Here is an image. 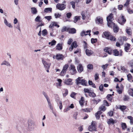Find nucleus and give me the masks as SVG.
<instances>
[{
	"label": "nucleus",
	"instance_id": "11",
	"mask_svg": "<svg viewBox=\"0 0 133 133\" xmlns=\"http://www.w3.org/2000/svg\"><path fill=\"white\" fill-rule=\"evenodd\" d=\"M116 88H117V92L119 94H121L122 93L123 90L122 85H121L120 87H119L118 86V84H117Z\"/></svg>",
	"mask_w": 133,
	"mask_h": 133
},
{
	"label": "nucleus",
	"instance_id": "54",
	"mask_svg": "<svg viewBox=\"0 0 133 133\" xmlns=\"http://www.w3.org/2000/svg\"><path fill=\"white\" fill-rule=\"evenodd\" d=\"M97 41V39L96 38H92L91 39V43H94Z\"/></svg>",
	"mask_w": 133,
	"mask_h": 133
},
{
	"label": "nucleus",
	"instance_id": "35",
	"mask_svg": "<svg viewBox=\"0 0 133 133\" xmlns=\"http://www.w3.org/2000/svg\"><path fill=\"white\" fill-rule=\"evenodd\" d=\"M121 125L122 128L123 130H124L127 128V126L125 123L121 122Z\"/></svg>",
	"mask_w": 133,
	"mask_h": 133
},
{
	"label": "nucleus",
	"instance_id": "5",
	"mask_svg": "<svg viewBox=\"0 0 133 133\" xmlns=\"http://www.w3.org/2000/svg\"><path fill=\"white\" fill-rule=\"evenodd\" d=\"M69 69L70 72L72 75H73L76 73L77 71L74 65H70Z\"/></svg>",
	"mask_w": 133,
	"mask_h": 133
},
{
	"label": "nucleus",
	"instance_id": "29",
	"mask_svg": "<svg viewBox=\"0 0 133 133\" xmlns=\"http://www.w3.org/2000/svg\"><path fill=\"white\" fill-rule=\"evenodd\" d=\"M102 112L101 111H98L95 114V116L97 119H99V115L102 114Z\"/></svg>",
	"mask_w": 133,
	"mask_h": 133
},
{
	"label": "nucleus",
	"instance_id": "14",
	"mask_svg": "<svg viewBox=\"0 0 133 133\" xmlns=\"http://www.w3.org/2000/svg\"><path fill=\"white\" fill-rule=\"evenodd\" d=\"M72 80L70 78L65 79L64 81V83L67 85H70L72 84Z\"/></svg>",
	"mask_w": 133,
	"mask_h": 133
},
{
	"label": "nucleus",
	"instance_id": "22",
	"mask_svg": "<svg viewBox=\"0 0 133 133\" xmlns=\"http://www.w3.org/2000/svg\"><path fill=\"white\" fill-rule=\"evenodd\" d=\"M107 39L110 40L111 41H116V39L115 37H114L112 35H110L107 38Z\"/></svg>",
	"mask_w": 133,
	"mask_h": 133
},
{
	"label": "nucleus",
	"instance_id": "15",
	"mask_svg": "<svg viewBox=\"0 0 133 133\" xmlns=\"http://www.w3.org/2000/svg\"><path fill=\"white\" fill-rule=\"evenodd\" d=\"M77 69L79 73H81L83 70V68L81 64H79L77 66Z\"/></svg>",
	"mask_w": 133,
	"mask_h": 133
},
{
	"label": "nucleus",
	"instance_id": "50",
	"mask_svg": "<svg viewBox=\"0 0 133 133\" xmlns=\"http://www.w3.org/2000/svg\"><path fill=\"white\" fill-rule=\"evenodd\" d=\"M42 34L43 36H46L47 34V30L45 29L43 30L42 31Z\"/></svg>",
	"mask_w": 133,
	"mask_h": 133
},
{
	"label": "nucleus",
	"instance_id": "40",
	"mask_svg": "<svg viewBox=\"0 0 133 133\" xmlns=\"http://www.w3.org/2000/svg\"><path fill=\"white\" fill-rule=\"evenodd\" d=\"M99 110L101 111H104L106 110V108L105 106L103 105L101 106L99 108Z\"/></svg>",
	"mask_w": 133,
	"mask_h": 133
},
{
	"label": "nucleus",
	"instance_id": "52",
	"mask_svg": "<svg viewBox=\"0 0 133 133\" xmlns=\"http://www.w3.org/2000/svg\"><path fill=\"white\" fill-rule=\"evenodd\" d=\"M44 18L48 21H50L52 19V17L51 16H45Z\"/></svg>",
	"mask_w": 133,
	"mask_h": 133
},
{
	"label": "nucleus",
	"instance_id": "26",
	"mask_svg": "<svg viewBox=\"0 0 133 133\" xmlns=\"http://www.w3.org/2000/svg\"><path fill=\"white\" fill-rule=\"evenodd\" d=\"M128 92L130 95L133 97V88H130L129 89Z\"/></svg>",
	"mask_w": 133,
	"mask_h": 133
},
{
	"label": "nucleus",
	"instance_id": "43",
	"mask_svg": "<svg viewBox=\"0 0 133 133\" xmlns=\"http://www.w3.org/2000/svg\"><path fill=\"white\" fill-rule=\"evenodd\" d=\"M88 35V34H86L85 32L83 30L80 33L81 36L82 37L84 36H86Z\"/></svg>",
	"mask_w": 133,
	"mask_h": 133
},
{
	"label": "nucleus",
	"instance_id": "3",
	"mask_svg": "<svg viewBox=\"0 0 133 133\" xmlns=\"http://www.w3.org/2000/svg\"><path fill=\"white\" fill-rule=\"evenodd\" d=\"M42 94L46 98L50 108L51 110H53V107L52 106L50 100L49 99L48 95H47L46 94L44 91L42 92Z\"/></svg>",
	"mask_w": 133,
	"mask_h": 133
},
{
	"label": "nucleus",
	"instance_id": "4",
	"mask_svg": "<svg viewBox=\"0 0 133 133\" xmlns=\"http://www.w3.org/2000/svg\"><path fill=\"white\" fill-rule=\"evenodd\" d=\"M76 82L77 84L81 83L83 85L86 86L87 85V82L84 79H83L82 77H78L76 79Z\"/></svg>",
	"mask_w": 133,
	"mask_h": 133
},
{
	"label": "nucleus",
	"instance_id": "47",
	"mask_svg": "<svg viewBox=\"0 0 133 133\" xmlns=\"http://www.w3.org/2000/svg\"><path fill=\"white\" fill-rule=\"evenodd\" d=\"M68 30L69 29H68L67 27L65 26H64L63 28L61 30V31L62 32H63L65 31H68Z\"/></svg>",
	"mask_w": 133,
	"mask_h": 133
},
{
	"label": "nucleus",
	"instance_id": "41",
	"mask_svg": "<svg viewBox=\"0 0 133 133\" xmlns=\"http://www.w3.org/2000/svg\"><path fill=\"white\" fill-rule=\"evenodd\" d=\"M84 100L83 97H81V100L79 101V104L81 105H83L84 103Z\"/></svg>",
	"mask_w": 133,
	"mask_h": 133
},
{
	"label": "nucleus",
	"instance_id": "33",
	"mask_svg": "<svg viewBox=\"0 0 133 133\" xmlns=\"http://www.w3.org/2000/svg\"><path fill=\"white\" fill-rule=\"evenodd\" d=\"M107 25L108 27H112L115 25L114 23L112 22V21L110 22H107Z\"/></svg>",
	"mask_w": 133,
	"mask_h": 133
},
{
	"label": "nucleus",
	"instance_id": "8",
	"mask_svg": "<svg viewBox=\"0 0 133 133\" xmlns=\"http://www.w3.org/2000/svg\"><path fill=\"white\" fill-rule=\"evenodd\" d=\"M53 58L58 60H62L64 58V56L61 54H57L56 55L54 56Z\"/></svg>",
	"mask_w": 133,
	"mask_h": 133
},
{
	"label": "nucleus",
	"instance_id": "36",
	"mask_svg": "<svg viewBox=\"0 0 133 133\" xmlns=\"http://www.w3.org/2000/svg\"><path fill=\"white\" fill-rule=\"evenodd\" d=\"M113 28L114 31L115 32H117L118 31L119 28L115 24L114 25V26Z\"/></svg>",
	"mask_w": 133,
	"mask_h": 133
},
{
	"label": "nucleus",
	"instance_id": "58",
	"mask_svg": "<svg viewBox=\"0 0 133 133\" xmlns=\"http://www.w3.org/2000/svg\"><path fill=\"white\" fill-rule=\"evenodd\" d=\"M71 15L72 14L71 12H69L66 14V17L68 18H70Z\"/></svg>",
	"mask_w": 133,
	"mask_h": 133
},
{
	"label": "nucleus",
	"instance_id": "63",
	"mask_svg": "<svg viewBox=\"0 0 133 133\" xmlns=\"http://www.w3.org/2000/svg\"><path fill=\"white\" fill-rule=\"evenodd\" d=\"M56 43V41H55V40H53L51 42V46H53L55 45Z\"/></svg>",
	"mask_w": 133,
	"mask_h": 133
},
{
	"label": "nucleus",
	"instance_id": "44",
	"mask_svg": "<svg viewBox=\"0 0 133 133\" xmlns=\"http://www.w3.org/2000/svg\"><path fill=\"white\" fill-rule=\"evenodd\" d=\"M80 16H75L74 18V22L76 23L78 20L80 19Z\"/></svg>",
	"mask_w": 133,
	"mask_h": 133
},
{
	"label": "nucleus",
	"instance_id": "18",
	"mask_svg": "<svg viewBox=\"0 0 133 133\" xmlns=\"http://www.w3.org/2000/svg\"><path fill=\"white\" fill-rule=\"evenodd\" d=\"M57 26L58 28L59 26L57 24V23L56 22H52L50 25L49 26V28H52L53 26Z\"/></svg>",
	"mask_w": 133,
	"mask_h": 133
},
{
	"label": "nucleus",
	"instance_id": "12",
	"mask_svg": "<svg viewBox=\"0 0 133 133\" xmlns=\"http://www.w3.org/2000/svg\"><path fill=\"white\" fill-rule=\"evenodd\" d=\"M103 22V19L102 17L98 16L97 17L96 23L98 24H102Z\"/></svg>",
	"mask_w": 133,
	"mask_h": 133
},
{
	"label": "nucleus",
	"instance_id": "48",
	"mask_svg": "<svg viewBox=\"0 0 133 133\" xmlns=\"http://www.w3.org/2000/svg\"><path fill=\"white\" fill-rule=\"evenodd\" d=\"M126 107L125 106L123 105L119 106L120 109L122 111H124V110L126 109Z\"/></svg>",
	"mask_w": 133,
	"mask_h": 133
},
{
	"label": "nucleus",
	"instance_id": "17",
	"mask_svg": "<svg viewBox=\"0 0 133 133\" xmlns=\"http://www.w3.org/2000/svg\"><path fill=\"white\" fill-rule=\"evenodd\" d=\"M131 46L128 43H126L124 45V50L126 52H128Z\"/></svg>",
	"mask_w": 133,
	"mask_h": 133
},
{
	"label": "nucleus",
	"instance_id": "27",
	"mask_svg": "<svg viewBox=\"0 0 133 133\" xmlns=\"http://www.w3.org/2000/svg\"><path fill=\"white\" fill-rule=\"evenodd\" d=\"M5 65L8 66H10V64L9 62L7 61H3L1 64V65Z\"/></svg>",
	"mask_w": 133,
	"mask_h": 133
},
{
	"label": "nucleus",
	"instance_id": "45",
	"mask_svg": "<svg viewBox=\"0 0 133 133\" xmlns=\"http://www.w3.org/2000/svg\"><path fill=\"white\" fill-rule=\"evenodd\" d=\"M126 32L128 35H131L132 34L131 31V30L130 29H126Z\"/></svg>",
	"mask_w": 133,
	"mask_h": 133
},
{
	"label": "nucleus",
	"instance_id": "2",
	"mask_svg": "<svg viewBox=\"0 0 133 133\" xmlns=\"http://www.w3.org/2000/svg\"><path fill=\"white\" fill-rule=\"evenodd\" d=\"M95 123L92 121L91 125L89 127L88 130L89 131L92 132L96 131H97Z\"/></svg>",
	"mask_w": 133,
	"mask_h": 133
},
{
	"label": "nucleus",
	"instance_id": "24",
	"mask_svg": "<svg viewBox=\"0 0 133 133\" xmlns=\"http://www.w3.org/2000/svg\"><path fill=\"white\" fill-rule=\"evenodd\" d=\"M119 41L120 42H121L122 44H123V42L124 41H127V38L125 37H121L119 39Z\"/></svg>",
	"mask_w": 133,
	"mask_h": 133
},
{
	"label": "nucleus",
	"instance_id": "32",
	"mask_svg": "<svg viewBox=\"0 0 133 133\" xmlns=\"http://www.w3.org/2000/svg\"><path fill=\"white\" fill-rule=\"evenodd\" d=\"M103 34L106 39L107 37H108L111 35L110 33L108 31H105L104 32Z\"/></svg>",
	"mask_w": 133,
	"mask_h": 133
},
{
	"label": "nucleus",
	"instance_id": "20",
	"mask_svg": "<svg viewBox=\"0 0 133 133\" xmlns=\"http://www.w3.org/2000/svg\"><path fill=\"white\" fill-rule=\"evenodd\" d=\"M56 101L58 104H59V108L60 110H61L63 106L62 104V102L58 98L57 99Z\"/></svg>",
	"mask_w": 133,
	"mask_h": 133
},
{
	"label": "nucleus",
	"instance_id": "56",
	"mask_svg": "<svg viewBox=\"0 0 133 133\" xmlns=\"http://www.w3.org/2000/svg\"><path fill=\"white\" fill-rule=\"evenodd\" d=\"M129 98V97L125 95L123 98V100L124 101H127L128 100Z\"/></svg>",
	"mask_w": 133,
	"mask_h": 133
},
{
	"label": "nucleus",
	"instance_id": "57",
	"mask_svg": "<svg viewBox=\"0 0 133 133\" xmlns=\"http://www.w3.org/2000/svg\"><path fill=\"white\" fill-rule=\"evenodd\" d=\"M99 74L97 73H96L95 74L94 76L95 80H97L99 78Z\"/></svg>",
	"mask_w": 133,
	"mask_h": 133
},
{
	"label": "nucleus",
	"instance_id": "13",
	"mask_svg": "<svg viewBox=\"0 0 133 133\" xmlns=\"http://www.w3.org/2000/svg\"><path fill=\"white\" fill-rule=\"evenodd\" d=\"M4 23L7 26L10 28H12V26L11 23L9 22L5 18L4 19Z\"/></svg>",
	"mask_w": 133,
	"mask_h": 133
},
{
	"label": "nucleus",
	"instance_id": "38",
	"mask_svg": "<svg viewBox=\"0 0 133 133\" xmlns=\"http://www.w3.org/2000/svg\"><path fill=\"white\" fill-rule=\"evenodd\" d=\"M114 94H112V95L111 94H108L107 96V97L108 99L110 101H111L112 99V95H113Z\"/></svg>",
	"mask_w": 133,
	"mask_h": 133
},
{
	"label": "nucleus",
	"instance_id": "21",
	"mask_svg": "<svg viewBox=\"0 0 133 133\" xmlns=\"http://www.w3.org/2000/svg\"><path fill=\"white\" fill-rule=\"evenodd\" d=\"M107 22L112 21L113 20L112 15V14H110L109 16L107 17Z\"/></svg>",
	"mask_w": 133,
	"mask_h": 133
},
{
	"label": "nucleus",
	"instance_id": "39",
	"mask_svg": "<svg viewBox=\"0 0 133 133\" xmlns=\"http://www.w3.org/2000/svg\"><path fill=\"white\" fill-rule=\"evenodd\" d=\"M68 67V65L67 64H66L63 66L62 70L66 72Z\"/></svg>",
	"mask_w": 133,
	"mask_h": 133
},
{
	"label": "nucleus",
	"instance_id": "19",
	"mask_svg": "<svg viewBox=\"0 0 133 133\" xmlns=\"http://www.w3.org/2000/svg\"><path fill=\"white\" fill-rule=\"evenodd\" d=\"M117 121L116 120H114L112 118H110L108 120L107 123L108 124H114L115 123H116Z\"/></svg>",
	"mask_w": 133,
	"mask_h": 133
},
{
	"label": "nucleus",
	"instance_id": "49",
	"mask_svg": "<svg viewBox=\"0 0 133 133\" xmlns=\"http://www.w3.org/2000/svg\"><path fill=\"white\" fill-rule=\"evenodd\" d=\"M81 15L82 16V19L84 20L86 18V17L85 16V12L84 11H82L81 12Z\"/></svg>",
	"mask_w": 133,
	"mask_h": 133
},
{
	"label": "nucleus",
	"instance_id": "9",
	"mask_svg": "<svg viewBox=\"0 0 133 133\" xmlns=\"http://www.w3.org/2000/svg\"><path fill=\"white\" fill-rule=\"evenodd\" d=\"M42 62L45 69H48L49 68L51 65L50 63H48L44 59H42Z\"/></svg>",
	"mask_w": 133,
	"mask_h": 133
},
{
	"label": "nucleus",
	"instance_id": "46",
	"mask_svg": "<svg viewBox=\"0 0 133 133\" xmlns=\"http://www.w3.org/2000/svg\"><path fill=\"white\" fill-rule=\"evenodd\" d=\"M71 45H72L74 48H76L77 46L76 42V41L74 42Z\"/></svg>",
	"mask_w": 133,
	"mask_h": 133
},
{
	"label": "nucleus",
	"instance_id": "23",
	"mask_svg": "<svg viewBox=\"0 0 133 133\" xmlns=\"http://www.w3.org/2000/svg\"><path fill=\"white\" fill-rule=\"evenodd\" d=\"M85 53L87 56H89L93 54V52L90 50L87 49L85 51Z\"/></svg>",
	"mask_w": 133,
	"mask_h": 133
},
{
	"label": "nucleus",
	"instance_id": "55",
	"mask_svg": "<svg viewBox=\"0 0 133 133\" xmlns=\"http://www.w3.org/2000/svg\"><path fill=\"white\" fill-rule=\"evenodd\" d=\"M103 84H101L99 87V89L101 91H103Z\"/></svg>",
	"mask_w": 133,
	"mask_h": 133
},
{
	"label": "nucleus",
	"instance_id": "42",
	"mask_svg": "<svg viewBox=\"0 0 133 133\" xmlns=\"http://www.w3.org/2000/svg\"><path fill=\"white\" fill-rule=\"evenodd\" d=\"M35 21L37 22H40L41 21V18L39 16H38L35 19Z\"/></svg>",
	"mask_w": 133,
	"mask_h": 133
},
{
	"label": "nucleus",
	"instance_id": "64",
	"mask_svg": "<svg viewBox=\"0 0 133 133\" xmlns=\"http://www.w3.org/2000/svg\"><path fill=\"white\" fill-rule=\"evenodd\" d=\"M129 14H131L133 13V10H132L130 9H128L127 10Z\"/></svg>",
	"mask_w": 133,
	"mask_h": 133
},
{
	"label": "nucleus",
	"instance_id": "62",
	"mask_svg": "<svg viewBox=\"0 0 133 133\" xmlns=\"http://www.w3.org/2000/svg\"><path fill=\"white\" fill-rule=\"evenodd\" d=\"M108 65V64H106L104 65H103L102 66V67L103 68V69L104 70L105 69H106L107 68V67Z\"/></svg>",
	"mask_w": 133,
	"mask_h": 133
},
{
	"label": "nucleus",
	"instance_id": "28",
	"mask_svg": "<svg viewBox=\"0 0 133 133\" xmlns=\"http://www.w3.org/2000/svg\"><path fill=\"white\" fill-rule=\"evenodd\" d=\"M56 49L58 50H61L62 49V45L61 44H58L56 46Z\"/></svg>",
	"mask_w": 133,
	"mask_h": 133
},
{
	"label": "nucleus",
	"instance_id": "51",
	"mask_svg": "<svg viewBox=\"0 0 133 133\" xmlns=\"http://www.w3.org/2000/svg\"><path fill=\"white\" fill-rule=\"evenodd\" d=\"M54 16L56 18H57L60 17L61 16V14L58 13H55L54 14Z\"/></svg>",
	"mask_w": 133,
	"mask_h": 133
},
{
	"label": "nucleus",
	"instance_id": "25",
	"mask_svg": "<svg viewBox=\"0 0 133 133\" xmlns=\"http://www.w3.org/2000/svg\"><path fill=\"white\" fill-rule=\"evenodd\" d=\"M57 81L58 82V83H56L57 84V87L58 88H59V87L62 86L61 83L62 82V80L60 79H58L57 80Z\"/></svg>",
	"mask_w": 133,
	"mask_h": 133
},
{
	"label": "nucleus",
	"instance_id": "1",
	"mask_svg": "<svg viewBox=\"0 0 133 133\" xmlns=\"http://www.w3.org/2000/svg\"><path fill=\"white\" fill-rule=\"evenodd\" d=\"M28 129L30 131H32L34 129L35 126L34 122L31 119H29L28 122Z\"/></svg>",
	"mask_w": 133,
	"mask_h": 133
},
{
	"label": "nucleus",
	"instance_id": "34",
	"mask_svg": "<svg viewBox=\"0 0 133 133\" xmlns=\"http://www.w3.org/2000/svg\"><path fill=\"white\" fill-rule=\"evenodd\" d=\"M52 9L51 8H46L45 9L44 11L45 12L48 13L49 12H52Z\"/></svg>",
	"mask_w": 133,
	"mask_h": 133
},
{
	"label": "nucleus",
	"instance_id": "59",
	"mask_svg": "<svg viewBox=\"0 0 133 133\" xmlns=\"http://www.w3.org/2000/svg\"><path fill=\"white\" fill-rule=\"evenodd\" d=\"M66 72V71L62 70L61 72V75L62 76H64L65 75Z\"/></svg>",
	"mask_w": 133,
	"mask_h": 133
},
{
	"label": "nucleus",
	"instance_id": "37",
	"mask_svg": "<svg viewBox=\"0 0 133 133\" xmlns=\"http://www.w3.org/2000/svg\"><path fill=\"white\" fill-rule=\"evenodd\" d=\"M101 101V100L100 99H94L92 100V101L93 102V103L94 104H97L98 103H99Z\"/></svg>",
	"mask_w": 133,
	"mask_h": 133
},
{
	"label": "nucleus",
	"instance_id": "53",
	"mask_svg": "<svg viewBox=\"0 0 133 133\" xmlns=\"http://www.w3.org/2000/svg\"><path fill=\"white\" fill-rule=\"evenodd\" d=\"M89 96L92 97H95L96 96V94L93 92H91L89 94Z\"/></svg>",
	"mask_w": 133,
	"mask_h": 133
},
{
	"label": "nucleus",
	"instance_id": "60",
	"mask_svg": "<svg viewBox=\"0 0 133 133\" xmlns=\"http://www.w3.org/2000/svg\"><path fill=\"white\" fill-rule=\"evenodd\" d=\"M103 103L104 105L106 106H108L109 105V103L106 100H104Z\"/></svg>",
	"mask_w": 133,
	"mask_h": 133
},
{
	"label": "nucleus",
	"instance_id": "6",
	"mask_svg": "<svg viewBox=\"0 0 133 133\" xmlns=\"http://www.w3.org/2000/svg\"><path fill=\"white\" fill-rule=\"evenodd\" d=\"M56 7L59 10H62L65 9L66 5L64 4H60L59 3H58L56 5Z\"/></svg>",
	"mask_w": 133,
	"mask_h": 133
},
{
	"label": "nucleus",
	"instance_id": "16",
	"mask_svg": "<svg viewBox=\"0 0 133 133\" xmlns=\"http://www.w3.org/2000/svg\"><path fill=\"white\" fill-rule=\"evenodd\" d=\"M112 49L110 48L106 47L104 49L105 51L108 52L109 54L111 55L112 53Z\"/></svg>",
	"mask_w": 133,
	"mask_h": 133
},
{
	"label": "nucleus",
	"instance_id": "31",
	"mask_svg": "<svg viewBox=\"0 0 133 133\" xmlns=\"http://www.w3.org/2000/svg\"><path fill=\"white\" fill-rule=\"evenodd\" d=\"M68 31L69 33L74 34L76 33V30L75 28H72L69 29Z\"/></svg>",
	"mask_w": 133,
	"mask_h": 133
},
{
	"label": "nucleus",
	"instance_id": "10",
	"mask_svg": "<svg viewBox=\"0 0 133 133\" xmlns=\"http://www.w3.org/2000/svg\"><path fill=\"white\" fill-rule=\"evenodd\" d=\"M118 21L119 23L121 24L124 23L126 21V19L124 17V16L123 15H121V16L118 19Z\"/></svg>",
	"mask_w": 133,
	"mask_h": 133
},
{
	"label": "nucleus",
	"instance_id": "7",
	"mask_svg": "<svg viewBox=\"0 0 133 133\" xmlns=\"http://www.w3.org/2000/svg\"><path fill=\"white\" fill-rule=\"evenodd\" d=\"M114 55L116 56H122V51L121 50H119V52L117 49H115L113 50Z\"/></svg>",
	"mask_w": 133,
	"mask_h": 133
},
{
	"label": "nucleus",
	"instance_id": "30",
	"mask_svg": "<svg viewBox=\"0 0 133 133\" xmlns=\"http://www.w3.org/2000/svg\"><path fill=\"white\" fill-rule=\"evenodd\" d=\"M31 12L33 14H36L37 13V11L36 9L34 7H32L31 8Z\"/></svg>",
	"mask_w": 133,
	"mask_h": 133
},
{
	"label": "nucleus",
	"instance_id": "61",
	"mask_svg": "<svg viewBox=\"0 0 133 133\" xmlns=\"http://www.w3.org/2000/svg\"><path fill=\"white\" fill-rule=\"evenodd\" d=\"M14 27L15 28L18 29L19 31H20V24H18L16 26L14 25Z\"/></svg>",
	"mask_w": 133,
	"mask_h": 133
}]
</instances>
